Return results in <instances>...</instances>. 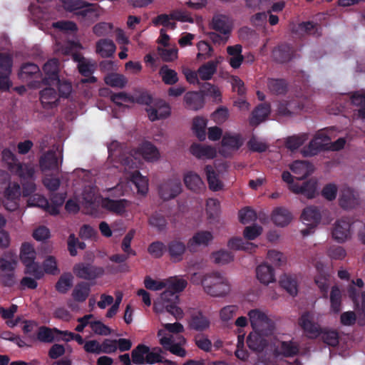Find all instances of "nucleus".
I'll return each instance as SVG.
<instances>
[{"label": "nucleus", "instance_id": "1", "mask_svg": "<svg viewBox=\"0 0 365 365\" xmlns=\"http://www.w3.org/2000/svg\"><path fill=\"white\" fill-rule=\"evenodd\" d=\"M1 158L11 173L20 178L24 195L29 196L34 192L36 190L34 168L30 164L20 162L9 148H4L1 151Z\"/></svg>", "mask_w": 365, "mask_h": 365}, {"label": "nucleus", "instance_id": "2", "mask_svg": "<svg viewBox=\"0 0 365 365\" xmlns=\"http://www.w3.org/2000/svg\"><path fill=\"white\" fill-rule=\"evenodd\" d=\"M187 281L178 277L170 278L167 281V289L160 294L158 302L155 303V309H165L175 318L182 317L183 312L178 306L179 296L178 293L182 292L187 287Z\"/></svg>", "mask_w": 365, "mask_h": 365}, {"label": "nucleus", "instance_id": "3", "mask_svg": "<svg viewBox=\"0 0 365 365\" xmlns=\"http://www.w3.org/2000/svg\"><path fill=\"white\" fill-rule=\"evenodd\" d=\"M163 350L161 347L150 346L144 344H138L131 351L133 363L136 365L162 363L164 365H175V364L163 356Z\"/></svg>", "mask_w": 365, "mask_h": 365}, {"label": "nucleus", "instance_id": "4", "mask_svg": "<svg viewBox=\"0 0 365 365\" xmlns=\"http://www.w3.org/2000/svg\"><path fill=\"white\" fill-rule=\"evenodd\" d=\"M203 289L207 294L218 297L227 294L230 286L225 276L213 272L204 275Z\"/></svg>", "mask_w": 365, "mask_h": 365}, {"label": "nucleus", "instance_id": "5", "mask_svg": "<svg viewBox=\"0 0 365 365\" xmlns=\"http://www.w3.org/2000/svg\"><path fill=\"white\" fill-rule=\"evenodd\" d=\"M36 251L34 247L28 243L22 244L20 252V259L25 266L24 272L26 274L33 276L37 279H40L43 277V272L40 264L35 262Z\"/></svg>", "mask_w": 365, "mask_h": 365}, {"label": "nucleus", "instance_id": "6", "mask_svg": "<svg viewBox=\"0 0 365 365\" xmlns=\"http://www.w3.org/2000/svg\"><path fill=\"white\" fill-rule=\"evenodd\" d=\"M249 320L255 332L270 336L274 329V322L259 309H251L248 312Z\"/></svg>", "mask_w": 365, "mask_h": 365}, {"label": "nucleus", "instance_id": "7", "mask_svg": "<svg viewBox=\"0 0 365 365\" xmlns=\"http://www.w3.org/2000/svg\"><path fill=\"white\" fill-rule=\"evenodd\" d=\"M283 181L289 184V189L295 194H301L308 199L315 197L317 189V182L310 179L302 185L293 182V176L289 171H284L282 174Z\"/></svg>", "mask_w": 365, "mask_h": 365}, {"label": "nucleus", "instance_id": "8", "mask_svg": "<svg viewBox=\"0 0 365 365\" xmlns=\"http://www.w3.org/2000/svg\"><path fill=\"white\" fill-rule=\"evenodd\" d=\"M304 108V99L295 96L278 102L276 113L279 117H291Z\"/></svg>", "mask_w": 365, "mask_h": 365}, {"label": "nucleus", "instance_id": "9", "mask_svg": "<svg viewBox=\"0 0 365 365\" xmlns=\"http://www.w3.org/2000/svg\"><path fill=\"white\" fill-rule=\"evenodd\" d=\"M73 272L78 278L86 280H95L105 272L102 267L95 266L90 262L76 263L73 267Z\"/></svg>", "mask_w": 365, "mask_h": 365}, {"label": "nucleus", "instance_id": "10", "mask_svg": "<svg viewBox=\"0 0 365 365\" xmlns=\"http://www.w3.org/2000/svg\"><path fill=\"white\" fill-rule=\"evenodd\" d=\"M181 192L182 183L179 178H169L158 186L159 196L165 201L175 198Z\"/></svg>", "mask_w": 365, "mask_h": 365}, {"label": "nucleus", "instance_id": "11", "mask_svg": "<svg viewBox=\"0 0 365 365\" xmlns=\"http://www.w3.org/2000/svg\"><path fill=\"white\" fill-rule=\"evenodd\" d=\"M321 218V212L317 207L309 206L304 208L301 219L307 227L301 230L302 235L306 237L313 232V230L320 222Z\"/></svg>", "mask_w": 365, "mask_h": 365}, {"label": "nucleus", "instance_id": "12", "mask_svg": "<svg viewBox=\"0 0 365 365\" xmlns=\"http://www.w3.org/2000/svg\"><path fill=\"white\" fill-rule=\"evenodd\" d=\"M158 336L160 337L159 343L162 346L163 350L169 351L170 353L178 356H185V349L181 347L179 344L174 342L173 337L171 334H167L163 329H160L158 331Z\"/></svg>", "mask_w": 365, "mask_h": 365}, {"label": "nucleus", "instance_id": "13", "mask_svg": "<svg viewBox=\"0 0 365 365\" xmlns=\"http://www.w3.org/2000/svg\"><path fill=\"white\" fill-rule=\"evenodd\" d=\"M351 222L348 218L342 217L334 223L331 234L339 243H343L351 237Z\"/></svg>", "mask_w": 365, "mask_h": 365}, {"label": "nucleus", "instance_id": "14", "mask_svg": "<svg viewBox=\"0 0 365 365\" xmlns=\"http://www.w3.org/2000/svg\"><path fill=\"white\" fill-rule=\"evenodd\" d=\"M145 110L151 121L167 118L171 113L170 105L163 100L155 101L153 106L147 107Z\"/></svg>", "mask_w": 365, "mask_h": 365}, {"label": "nucleus", "instance_id": "15", "mask_svg": "<svg viewBox=\"0 0 365 365\" xmlns=\"http://www.w3.org/2000/svg\"><path fill=\"white\" fill-rule=\"evenodd\" d=\"M213 235L210 231H198L187 241V250L193 254L200 247H207L212 241Z\"/></svg>", "mask_w": 365, "mask_h": 365}, {"label": "nucleus", "instance_id": "16", "mask_svg": "<svg viewBox=\"0 0 365 365\" xmlns=\"http://www.w3.org/2000/svg\"><path fill=\"white\" fill-rule=\"evenodd\" d=\"M63 157L61 156L60 162L57 158L56 151L49 150L43 154L39 159V166L43 172L53 171L58 172L62 163Z\"/></svg>", "mask_w": 365, "mask_h": 365}, {"label": "nucleus", "instance_id": "17", "mask_svg": "<svg viewBox=\"0 0 365 365\" xmlns=\"http://www.w3.org/2000/svg\"><path fill=\"white\" fill-rule=\"evenodd\" d=\"M167 246V252L173 262H180L183 259L184 255L187 250V243L185 244L179 238L170 240Z\"/></svg>", "mask_w": 365, "mask_h": 365}, {"label": "nucleus", "instance_id": "18", "mask_svg": "<svg viewBox=\"0 0 365 365\" xmlns=\"http://www.w3.org/2000/svg\"><path fill=\"white\" fill-rule=\"evenodd\" d=\"M9 174L0 170V190L4 189V197L6 199L18 200L20 195V186L18 184L11 185Z\"/></svg>", "mask_w": 365, "mask_h": 365}, {"label": "nucleus", "instance_id": "19", "mask_svg": "<svg viewBox=\"0 0 365 365\" xmlns=\"http://www.w3.org/2000/svg\"><path fill=\"white\" fill-rule=\"evenodd\" d=\"M210 319L203 314L201 310L192 309L190 311L189 327L190 329L202 331L210 327Z\"/></svg>", "mask_w": 365, "mask_h": 365}, {"label": "nucleus", "instance_id": "20", "mask_svg": "<svg viewBox=\"0 0 365 365\" xmlns=\"http://www.w3.org/2000/svg\"><path fill=\"white\" fill-rule=\"evenodd\" d=\"M211 28L221 34L229 36L232 29V21L227 15L216 14L212 16Z\"/></svg>", "mask_w": 365, "mask_h": 365}, {"label": "nucleus", "instance_id": "21", "mask_svg": "<svg viewBox=\"0 0 365 365\" xmlns=\"http://www.w3.org/2000/svg\"><path fill=\"white\" fill-rule=\"evenodd\" d=\"M295 54L293 46L288 43H281L276 46L272 51L274 61L279 63H285L290 61Z\"/></svg>", "mask_w": 365, "mask_h": 365}, {"label": "nucleus", "instance_id": "22", "mask_svg": "<svg viewBox=\"0 0 365 365\" xmlns=\"http://www.w3.org/2000/svg\"><path fill=\"white\" fill-rule=\"evenodd\" d=\"M59 61L57 58L49 59L43 66L45 77L43 82L46 85L59 83L58 76Z\"/></svg>", "mask_w": 365, "mask_h": 365}, {"label": "nucleus", "instance_id": "23", "mask_svg": "<svg viewBox=\"0 0 365 365\" xmlns=\"http://www.w3.org/2000/svg\"><path fill=\"white\" fill-rule=\"evenodd\" d=\"M299 324L309 338H317L322 333L319 325L312 321L310 314H303L299 319Z\"/></svg>", "mask_w": 365, "mask_h": 365}, {"label": "nucleus", "instance_id": "24", "mask_svg": "<svg viewBox=\"0 0 365 365\" xmlns=\"http://www.w3.org/2000/svg\"><path fill=\"white\" fill-rule=\"evenodd\" d=\"M271 112L269 103H262L255 108L250 118V124L252 126H257L264 121Z\"/></svg>", "mask_w": 365, "mask_h": 365}, {"label": "nucleus", "instance_id": "25", "mask_svg": "<svg viewBox=\"0 0 365 365\" xmlns=\"http://www.w3.org/2000/svg\"><path fill=\"white\" fill-rule=\"evenodd\" d=\"M183 180L186 187L194 192L201 193L206 188L200 175L192 171L186 173Z\"/></svg>", "mask_w": 365, "mask_h": 365}, {"label": "nucleus", "instance_id": "26", "mask_svg": "<svg viewBox=\"0 0 365 365\" xmlns=\"http://www.w3.org/2000/svg\"><path fill=\"white\" fill-rule=\"evenodd\" d=\"M128 205L129 201L125 199L113 200L107 197L102 201L103 208L119 215H123L125 212Z\"/></svg>", "mask_w": 365, "mask_h": 365}, {"label": "nucleus", "instance_id": "27", "mask_svg": "<svg viewBox=\"0 0 365 365\" xmlns=\"http://www.w3.org/2000/svg\"><path fill=\"white\" fill-rule=\"evenodd\" d=\"M185 107L190 110H198L204 106V96L201 92L189 91L184 96Z\"/></svg>", "mask_w": 365, "mask_h": 365}, {"label": "nucleus", "instance_id": "28", "mask_svg": "<svg viewBox=\"0 0 365 365\" xmlns=\"http://www.w3.org/2000/svg\"><path fill=\"white\" fill-rule=\"evenodd\" d=\"M292 220V214L291 212L284 207H276L272 213V222L279 227H284L290 223Z\"/></svg>", "mask_w": 365, "mask_h": 365}, {"label": "nucleus", "instance_id": "29", "mask_svg": "<svg viewBox=\"0 0 365 365\" xmlns=\"http://www.w3.org/2000/svg\"><path fill=\"white\" fill-rule=\"evenodd\" d=\"M40 100L44 108H53L58 106V93L51 87H48L40 92Z\"/></svg>", "mask_w": 365, "mask_h": 365}, {"label": "nucleus", "instance_id": "30", "mask_svg": "<svg viewBox=\"0 0 365 365\" xmlns=\"http://www.w3.org/2000/svg\"><path fill=\"white\" fill-rule=\"evenodd\" d=\"M257 279L264 284H269L274 281V269L268 264L263 263L256 268Z\"/></svg>", "mask_w": 365, "mask_h": 365}, {"label": "nucleus", "instance_id": "31", "mask_svg": "<svg viewBox=\"0 0 365 365\" xmlns=\"http://www.w3.org/2000/svg\"><path fill=\"white\" fill-rule=\"evenodd\" d=\"M263 336H266L258 332L250 334L247 339L248 347L256 352L263 351L267 346V341Z\"/></svg>", "mask_w": 365, "mask_h": 365}, {"label": "nucleus", "instance_id": "32", "mask_svg": "<svg viewBox=\"0 0 365 365\" xmlns=\"http://www.w3.org/2000/svg\"><path fill=\"white\" fill-rule=\"evenodd\" d=\"M116 49L113 41L108 38H102L97 41L96 51L102 58L111 57Z\"/></svg>", "mask_w": 365, "mask_h": 365}, {"label": "nucleus", "instance_id": "33", "mask_svg": "<svg viewBox=\"0 0 365 365\" xmlns=\"http://www.w3.org/2000/svg\"><path fill=\"white\" fill-rule=\"evenodd\" d=\"M91 292V284L86 282L77 283L72 291V297L75 302L82 303L88 297Z\"/></svg>", "mask_w": 365, "mask_h": 365}, {"label": "nucleus", "instance_id": "34", "mask_svg": "<svg viewBox=\"0 0 365 365\" xmlns=\"http://www.w3.org/2000/svg\"><path fill=\"white\" fill-rule=\"evenodd\" d=\"M280 286L290 295L296 296L298 292V284L296 275L284 274L279 279Z\"/></svg>", "mask_w": 365, "mask_h": 365}, {"label": "nucleus", "instance_id": "35", "mask_svg": "<svg viewBox=\"0 0 365 365\" xmlns=\"http://www.w3.org/2000/svg\"><path fill=\"white\" fill-rule=\"evenodd\" d=\"M190 153L197 158H206L212 159L216 156V150L209 145L193 143L190 147Z\"/></svg>", "mask_w": 365, "mask_h": 365}, {"label": "nucleus", "instance_id": "36", "mask_svg": "<svg viewBox=\"0 0 365 365\" xmlns=\"http://www.w3.org/2000/svg\"><path fill=\"white\" fill-rule=\"evenodd\" d=\"M267 85L273 95H285L288 91V83L283 78H268Z\"/></svg>", "mask_w": 365, "mask_h": 365}, {"label": "nucleus", "instance_id": "37", "mask_svg": "<svg viewBox=\"0 0 365 365\" xmlns=\"http://www.w3.org/2000/svg\"><path fill=\"white\" fill-rule=\"evenodd\" d=\"M219 63L220 61L217 60L210 61L200 66L197 69L200 78L202 81L210 80L217 72Z\"/></svg>", "mask_w": 365, "mask_h": 365}, {"label": "nucleus", "instance_id": "38", "mask_svg": "<svg viewBox=\"0 0 365 365\" xmlns=\"http://www.w3.org/2000/svg\"><path fill=\"white\" fill-rule=\"evenodd\" d=\"M138 153L147 161L157 160L160 156L157 148L148 141H145L140 145L138 148Z\"/></svg>", "mask_w": 365, "mask_h": 365}, {"label": "nucleus", "instance_id": "39", "mask_svg": "<svg viewBox=\"0 0 365 365\" xmlns=\"http://www.w3.org/2000/svg\"><path fill=\"white\" fill-rule=\"evenodd\" d=\"M205 173L207 176L209 188L211 190L219 191L222 189L223 184L219 180L218 175L212 165H207L205 167Z\"/></svg>", "mask_w": 365, "mask_h": 365}, {"label": "nucleus", "instance_id": "40", "mask_svg": "<svg viewBox=\"0 0 365 365\" xmlns=\"http://www.w3.org/2000/svg\"><path fill=\"white\" fill-rule=\"evenodd\" d=\"M19 78L22 79L37 78L41 76L39 67L33 63H26L21 66L19 73Z\"/></svg>", "mask_w": 365, "mask_h": 365}, {"label": "nucleus", "instance_id": "41", "mask_svg": "<svg viewBox=\"0 0 365 365\" xmlns=\"http://www.w3.org/2000/svg\"><path fill=\"white\" fill-rule=\"evenodd\" d=\"M327 145L316 137L309 142L308 145L304 147L302 154L305 157L314 156L317 155L320 151L326 150Z\"/></svg>", "mask_w": 365, "mask_h": 365}, {"label": "nucleus", "instance_id": "42", "mask_svg": "<svg viewBox=\"0 0 365 365\" xmlns=\"http://www.w3.org/2000/svg\"><path fill=\"white\" fill-rule=\"evenodd\" d=\"M130 181L135 185L138 192L145 195L148 191V180L143 176L138 170L132 173Z\"/></svg>", "mask_w": 365, "mask_h": 365}, {"label": "nucleus", "instance_id": "43", "mask_svg": "<svg viewBox=\"0 0 365 365\" xmlns=\"http://www.w3.org/2000/svg\"><path fill=\"white\" fill-rule=\"evenodd\" d=\"M351 101L354 106L359 107L355 115L359 118L365 119V93L360 91L353 93L351 96Z\"/></svg>", "mask_w": 365, "mask_h": 365}, {"label": "nucleus", "instance_id": "44", "mask_svg": "<svg viewBox=\"0 0 365 365\" xmlns=\"http://www.w3.org/2000/svg\"><path fill=\"white\" fill-rule=\"evenodd\" d=\"M159 75L163 82L166 85H174L179 80L178 73L175 70L170 68L168 65H163L160 67Z\"/></svg>", "mask_w": 365, "mask_h": 365}, {"label": "nucleus", "instance_id": "45", "mask_svg": "<svg viewBox=\"0 0 365 365\" xmlns=\"http://www.w3.org/2000/svg\"><path fill=\"white\" fill-rule=\"evenodd\" d=\"M290 169L299 179H304L310 174V164L307 161L296 160L290 165Z\"/></svg>", "mask_w": 365, "mask_h": 365}, {"label": "nucleus", "instance_id": "46", "mask_svg": "<svg viewBox=\"0 0 365 365\" xmlns=\"http://www.w3.org/2000/svg\"><path fill=\"white\" fill-rule=\"evenodd\" d=\"M148 223L159 232L165 231L167 229V220L165 216L159 212H155L150 216Z\"/></svg>", "mask_w": 365, "mask_h": 365}, {"label": "nucleus", "instance_id": "47", "mask_svg": "<svg viewBox=\"0 0 365 365\" xmlns=\"http://www.w3.org/2000/svg\"><path fill=\"white\" fill-rule=\"evenodd\" d=\"M73 277L70 272L63 273L56 283V289L61 294L67 293L73 286Z\"/></svg>", "mask_w": 365, "mask_h": 365}, {"label": "nucleus", "instance_id": "48", "mask_svg": "<svg viewBox=\"0 0 365 365\" xmlns=\"http://www.w3.org/2000/svg\"><path fill=\"white\" fill-rule=\"evenodd\" d=\"M330 276L324 273V272H319V274L315 277L314 282L324 298L328 297L329 288L330 285Z\"/></svg>", "mask_w": 365, "mask_h": 365}, {"label": "nucleus", "instance_id": "49", "mask_svg": "<svg viewBox=\"0 0 365 365\" xmlns=\"http://www.w3.org/2000/svg\"><path fill=\"white\" fill-rule=\"evenodd\" d=\"M74 59L78 62V69L83 76L88 77L93 73L96 68L94 63L86 60L83 57L78 58L77 56H74Z\"/></svg>", "mask_w": 365, "mask_h": 365}, {"label": "nucleus", "instance_id": "50", "mask_svg": "<svg viewBox=\"0 0 365 365\" xmlns=\"http://www.w3.org/2000/svg\"><path fill=\"white\" fill-rule=\"evenodd\" d=\"M211 258L216 264L224 265L233 261L234 255L230 251L220 250L212 252Z\"/></svg>", "mask_w": 365, "mask_h": 365}, {"label": "nucleus", "instance_id": "51", "mask_svg": "<svg viewBox=\"0 0 365 365\" xmlns=\"http://www.w3.org/2000/svg\"><path fill=\"white\" fill-rule=\"evenodd\" d=\"M308 138L309 134L306 133L289 136L286 139L285 145L288 149L295 150L302 145Z\"/></svg>", "mask_w": 365, "mask_h": 365}, {"label": "nucleus", "instance_id": "52", "mask_svg": "<svg viewBox=\"0 0 365 365\" xmlns=\"http://www.w3.org/2000/svg\"><path fill=\"white\" fill-rule=\"evenodd\" d=\"M207 121L202 117H195L192 120V130L199 140L203 141L206 138L205 128Z\"/></svg>", "mask_w": 365, "mask_h": 365}, {"label": "nucleus", "instance_id": "53", "mask_svg": "<svg viewBox=\"0 0 365 365\" xmlns=\"http://www.w3.org/2000/svg\"><path fill=\"white\" fill-rule=\"evenodd\" d=\"M66 196V193H52L51 195V203H49V214L57 215L59 213V207L64 203Z\"/></svg>", "mask_w": 365, "mask_h": 365}, {"label": "nucleus", "instance_id": "54", "mask_svg": "<svg viewBox=\"0 0 365 365\" xmlns=\"http://www.w3.org/2000/svg\"><path fill=\"white\" fill-rule=\"evenodd\" d=\"M339 205L345 210L353 208L356 205V198L350 189L343 190L339 197Z\"/></svg>", "mask_w": 365, "mask_h": 365}, {"label": "nucleus", "instance_id": "55", "mask_svg": "<svg viewBox=\"0 0 365 365\" xmlns=\"http://www.w3.org/2000/svg\"><path fill=\"white\" fill-rule=\"evenodd\" d=\"M105 83L113 88H123L127 83V80L124 76L118 73H110L104 78Z\"/></svg>", "mask_w": 365, "mask_h": 365}, {"label": "nucleus", "instance_id": "56", "mask_svg": "<svg viewBox=\"0 0 365 365\" xmlns=\"http://www.w3.org/2000/svg\"><path fill=\"white\" fill-rule=\"evenodd\" d=\"M331 309L334 313H339L341 307V294L337 286L331 288L330 294Z\"/></svg>", "mask_w": 365, "mask_h": 365}, {"label": "nucleus", "instance_id": "57", "mask_svg": "<svg viewBox=\"0 0 365 365\" xmlns=\"http://www.w3.org/2000/svg\"><path fill=\"white\" fill-rule=\"evenodd\" d=\"M167 252V246L161 241H155L148 247V252L154 258H161Z\"/></svg>", "mask_w": 365, "mask_h": 365}, {"label": "nucleus", "instance_id": "58", "mask_svg": "<svg viewBox=\"0 0 365 365\" xmlns=\"http://www.w3.org/2000/svg\"><path fill=\"white\" fill-rule=\"evenodd\" d=\"M96 4H88L81 1L80 8L76 9L75 14L82 19L91 18L96 11Z\"/></svg>", "mask_w": 365, "mask_h": 365}, {"label": "nucleus", "instance_id": "59", "mask_svg": "<svg viewBox=\"0 0 365 365\" xmlns=\"http://www.w3.org/2000/svg\"><path fill=\"white\" fill-rule=\"evenodd\" d=\"M13 66V58L5 53H0V74L11 75Z\"/></svg>", "mask_w": 365, "mask_h": 365}, {"label": "nucleus", "instance_id": "60", "mask_svg": "<svg viewBox=\"0 0 365 365\" xmlns=\"http://www.w3.org/2000/svg\"><path fill=\"white\" fill-rule=\"evenodd\" d=\"M222 145L225 147L237 150L242 146V141L239 135H232L230 134H225L222 137Z\"/></svg>", "mask_w": 365, "mask_h": 365}, {"label": "nucleus", "instance_id": "61", "mask_svg": "<svg viewBox=\"0 0 365 365\" xmlns=\"http://www.w3.org/2000/svg\"><path fill=\"white\" fill-rule=\"evenodd\" d=\"M54 331L61 338L62 340L68 342L71 340H75L80 345L86 343L83 338L78 334H75L68 331H61L56 328H54Z\"/></svg>", "mask_w": 365, "mask_h": 365}, {"label": "nucleus", "instance_id": "62", "mask_svg": "<svg viewBox=\"0 0 365 365\" xmlns=\"http://www.w3.org/2000/svg\"><path fill=\"white\" fill-rule=\"evenodd\" d=\"M28 202L30 206L41 207L49 213V202L45 197L35 194L29 199Z\"/></svg>", "mask_w": 365, "mask_h": 365}, {"label": "nucleus", "instance_id": "63", "mask_svg": "<svg viewBox=\"0 0 365 365\" xmlns=\"http://www.w3.org/2000/svg\"><path fill=\"white\" fill-rule=\"evenodd\" d=\"M199 53L197 55L198 60H205L207 58L211 57L213 53V48L207 42L200 41L197 45Z\"/></svg>", "mask_w": 365, "mask_h": 365}, {"label": "nucleus", "instance_id": "64", "mask_svg": "<svg viewBox=\"0 0 365 365\" xmlns=\"http://www.w3.org/2000/svg\"><path fill=\"white\" fill-rule=\"evenodd\" d=\"M257 214L255 211L249 207H245L239 211V220L242 224H248L255 221Z\"/></svg>", "mask_w": 365, "mask_h": 365}]
</instances>
